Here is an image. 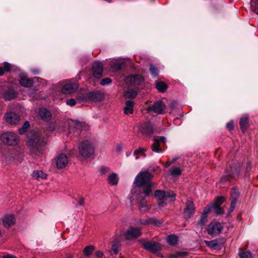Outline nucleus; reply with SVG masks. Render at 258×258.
Segmentation results:
<instances>
[{"instance_id": "393cba45", "label": "nucleus", "mask_w": 258, "mask_h": 258, "mask_svg": "<svg viewBox=\"0 0 258 258\" xmlns=\"http://www.w3.org/2000/svg\"><path fill=\"white\" fill-rule=\"evenodd\" d=\"M19 82L21 86L25 87H30L34 83L32 79L26 77L21 78Z\"/></svg>"}, {"instance_id": "2eb2a0df", "label": "nucleus", "mask_w": 258, "mask_h": 258, "mask_svg": "<svg viewBox=\"0 0 258 258\" xmlns=\"http://www.w3.org/2000/svg\"><path fill=\"white\" fill-rule=\"evenodd\" d=\"M68 163V158L67 155L64 153L60 154L56 159V165L59 169L66 167Z\"/></svg>"}, {"instance_id": "3c124183", "label": "nucleus", "mask_w": 258, "mask_h": 258, "mask_svg": "<svg viewBox=\"0 0 258 258\" xmlns=\"http://www.w3.org/2000/svg\"><path fill=\"white\" fill-rule=\"evenodd\" d=\"M111 79H110L109 78H105L102 79V80L100 82V84L102 86H104L105 85H107V84L111 83Z\"/></svg>"}, {"instance_id": "37998d69", "label": "nucleus", "mask_w": 258, "mask_h": 258, "mask_svg": "<svg viewBox=\"0 0 258 258\" xmlns=\"http://www.w3.org/2000/svg\"><path fill=\"white\" fill-rule=\"evenodd\" d=\"M239 196L238 189L236 188H233L231 192V199H237Z\"/></svg>"}, {"instance_id": "de8ad7c7", "label": "nucleus", "mask_w": 258, "mask_h": 258, "mask_svg": "<svg viewBox=\"0 0 258 258\" xmlns=\"http://www.w3.org/2000/svg\"><path fill=\"white\" fill-rule=\"evenodd\" d=\"M237 200V199H231L230 207L229 208L230 212H233L234 209H235Z\"/></svg>"}, {"instance_id": "7c9ffc66", "label": "nucleus", "mask_w": 258, "mask_h": 258, "mask_svg": "<svg viewBox=\"0 0 258 258\" xmlns=\"http://www.w3.org/2000/svg\"><path fill=\"white\" fill-rule=\"evenodd\" d=\"M95 250V248L93 245H89L84 248L83 253L86 256H90Z\"/></svg>"}, {"instance_id": "f8f14e48", "label": "nucleus", "mask_w": 258, "mask_h": 258, "mask_svg": "<svg viewBox=\"0 0 258 258\" xmlns=\"http://www.w3.org/2000/svg\"><path fill=\"white\" fill-rule=\"evenodd\" d=\"M162 143L163 144L165 143V138L163 136H156L154 138V143L152 145V149L153 151L156 153L162 152L163 151L160 147V143Z\"/></svg>"}, {"instance_id": "6e6d98bb", "label": "nucleus", "mask_w": 258, "mask_h": 258, "mask_svg": "<svg viewBox=\"0 0 258 258\" xmlns=\"http://www.w3.org/2000/svg\"><path fill=\"white\" fill-rule=\"evenodd\" d=\"M226 127L230 131L233 130V128H234L233 122L232 121H231L229 122V123H228L227 124Z\"/></svg>"}, {"instance_id": "4be33fe9", "label": "nucleus", "mask_w": 258, "mask_h": 258, "mask_svg": "<svg viewBox=\"0 0 258 258\" xmlns=\"http://www.w3.org/2000/svg\"><path fill=\"white\" fill-rule=\"evenodd\" d=\"M88 97L94 101H101L103 98L102 94L99 92H90L87 95Z\"/></svg>"}, {"instance_id": "774afa93", "label": "nucleus", "mask_w": 258, "mask_h": 258, "mask_svg": "<svg viewBox=\"0 0 258 258\" xmlns=\"http://www.w3.org/2000/svg\"><path fill=\"white\" fill-rule=\"evenodd\" d=\"M121 149H122V148H121V147L120 146H119H119H117V150L118 151H121Z\"/></svg>"}, {"instance_id": "412c9836", "label": "nucleus", "mask_w": 258, "mask_h": 258, "mask_svg": "<svg viewBox=\"0 0 258 258\" xmlns=\"http://www.w3.org/2000/svg\"><path fill=\"white\" fill-rule=\"evenodd\" d=\"M239 124L242 132H245L248 126V116L246 115L242 116L240 119Z\"/></svg>"}, {"instance_id": "680f3d73", "label": "nucleus", "mask_w": 258, "mask_h": 258, "mask_svg": "<svg viewBox=\"0 0 258 258\" xmlns=\"http://www.w3.org/2000/svg\"><path fill=\"white\" fill-rule=\"evenodd\" d=\"M96 255L99 258H101L103 256V252L100 250H98L96 252Z\"/></svg>"}, {"instance_id": "a211bd4d", "label": "nucleus", "mask_w": 258, "mask_h": 258, "mask_svg": "<svg viewBox=\"0 0 258 258\" xmlns=\"http://www.w3.org/2000/svg\"><path fill=\"white\" fill-rule=\"evenodd\" d=\"M146 249H148L153 253H156L161 249V247L159 243L146 241Z\"/></svg>"}, {"instance_id": "c85d7f7f", "label": "nucleus", "mask_w": 258, "mask_h": 258, "mask_svg": "<svg viewBox=\"0 0 258 258\" xmlns=\"http://www.w3.org/2000/svg\"><path fill=\"white\" fill-rule=\"evenodd\" d=\"M145 192V189L143 187V192L140 196L141 199L139 200V208L140 210V211L144 212L145 210V201L144 200V194Z\"/></svg>"}, {"instance_id": "0eeeda50", "label": "nucleus", "mask_w": 258, "mask_h": 258, "mask_svg": "<svg viewBox=\"0 0 258 258\" xmlns=\"http://www.w3.org/2000/svg\"><path fill=\"white\" fill-rule=\"evenodd\" d=\"M154 197L159 200H168L174 201L176 195L173 192H165L161 190H157L155 191Z\"/></svg>"}, {"instance_id": "ddd939ff", "label": "nucleus", "mask_w": 258, "mask_h": 258, "mask_svg": "<svg viewBox=\"0 0 258 258\" xmlns=\"http://www.w3.org/2000/svg\"><path fill=\"white\" fill-rule=\"evenodd\" d=\"M103 67L100 61H95L92 64V71L93 76L97 78H100L102 76Z\"/></svg>"}, {"instance_id": "5701e85b", "label": "nucleus", "mask_w": 258, "mask_h": 258, "mask_svg": "<svg viewBox=\"0 0 258 258\" xmlns=\"http://www.w3.org/2000/svg\"><path fill=\"white\" fill-rule=\"evenodd\" d=\"M204 243L209 248L213 249H220L219 241L217 239H214L211 241L204 240Z\"/></svg>"}, {"instance_id": "f3484780", "label": "nucleus", "mask_w": 258, "mask_h": 258, "mask_svg": "<svg viewBox=\"0 0 258 258\" xmlns=\"http://www.w3.org/2000/svg\"><path fill=\"white\" fill-rule=\"evenodd\" d=\"M3 223L5 227L9 228L15 223V217L13 215H5L3 219Z\"/></svg>"}, {"instance_id": "2f4dec72", "label": "nucleus", "mask_w": 258, "mask_h": 258, "mask_svg": "<svg viewBox=\"0 0 258 258\" xmlns=\"http://www.w3.org/2000/svg\"><path fill=\"white\" fill-rule=\"evenodd\" d=\"M166 239L167 242L171 245H175L177 244V237L174 235L168 236Z\"/></svg>"}, {"instance_id": "79ce46f5", "label": "nucleus", "mask_w": 258, "mask_h": 258, "mask_svg": "<svg viewBox=\"0 0 258 258\" xmlns=\"http://www.w3.org/2000/svg\"><path fill=\"white\" fill-rule=\"evenodd\" d=\"M146 225L147 224H151L154 225H158L160 224V222L157 221L156 219L154 218H146Z\"/></svg>"}, {"instance_id": "864d4df0", "label": "nucleus", "mask_w": 258, "mask_h": 258, "mask_svg": "<svg viewBox=\"0 0 258 258\" xmlns=\"http://www.w3.org/2000/svg\"><path fill=\"white\" fill-rule=\"evenodd\" d=\"M110 171V168L107 167H102L100 169V173L102 174H105Z\"/></svg>"}, {"instance_id": "f257e3e1", "label": "nucleus", "mask_w": 258, "mask_h": 258, "mask_svg": "<svg viewBox=\"0 0 258 258\" xmlns=\"http://www.w3.org/2000/svg\"><path fill=\"white\" fill-rule=\"evenodd\" d=\"M26 143L32 152H39V149L44 144V138L39 133L31 132L27 135Z\"/></svg>"}, {"instance_id": "dca6fc26", "label": "nucleus", "mask_w": 258, "mask_h": 258, "mask_svg": "<svg viewBox=\"0 0 258 258\" xmlns=\"http://www.w3.org/2000/svg\"><path fill=\"white\" fill-rule=\"evenodd\" d=\"M126 83H130L133 85H138L143 82L144 78L141 75H136L128 77L125 79Z\"/></svg>"}, {"instance_id": "f704fd0d", "label": "nucleus", "mask_w": 258, "mask_h": 258, "mask_svg": "<svg viewBox=\"0 0 258 258\" xmlns=\"http://www.w3.org/2000/svg\"><path fill=\"white\" fill-rule=\"evenodd\" d=\"M224 198L223 197H219L216 198L215 202L212 203V206L213 207H220V205L223 203L224 201Z\"/></svg>"}, {"instance_id": "bb28decb", "label": "nucleus", "mask_w": 258, "mask_h": 258, "mask_svg": "<svg viewBox=\"0 0 258 258\" xmlns=\"http://www.w3.org/2000/svg\"><path fill=\"white\" fill-rule=\"evenodd\" d=\"M156 89L161 93H164L168 88L167 84L162 81H156L155 83Z\"/></svg>"}, {"instance_id": "cd10ccee", "label": "nucleus", "mask_w": 258, "mask_h": 258, "mask_svg": "<svg viewBox=\"0 0 258 258\" xmlns=\"http://www.w3.org/2000/svg\"><path fill=\"white\" fill-rule=\"evenodd\" d=\"M107 180L110 184L112 185H116L118 182V178L117 174L115 173H112L109 174L107 177Z\"/></svg>"}, {"instance_id": "c9c22d12", "label": "nucleus", "mask_w": 258, "mask_h": 258, "mask_svg": "<svg viewBox=\"0 0 258 258\" xmlns=\"http://www.w3.org/2000/svg\"><path fill=\"white\" fill-rule=\"evenodd\" d=\"M154 187L155 184L153 183L146 181V197L150 195L152 188H154Z\"/></svg>"}, {"instance_id": "6ab92c4d", "label": "nucleus", "mask_w": 258, "mask_h": 258, "mask_svg": "<svg viewBox=\"0 0 258 258\" xmlns=\"http://www.w3.org/2000/svg\"><path fill=\"white\" fill-rule=\"evenodd\" d=\"M135 185L138 187L144 186L145 184V172H141L136 177Z\"/></svg>"}, {"instance_id": "e433bc0d", "label": "nucleus", "mask_w": 258, "mask_h": 258, "mask_svg": "<svg viewBox=\"0 0 258 258\" xmlns=\"http://www.w3.org/2000/svg\"><path fill=\"white\" fill-rule=\"evenodd\" d=\"M240 258H252V253L249 251H242L239 253Z\"/></svg>"}, {"instance_id": "c756f323", "label": "nucleus", "mask_w": 258, "mask_h": 258, "mask_svg": "<svg viewBox=\"0 0 258 258\" xmlns=\"http://www.w3.org/2000/svg\"><path fill=\"white\" fill-rule=\"evenodd\" d=\"M33 177L36 179H45L47 177L46 173L41 170L35 171L33 173Z\"/></svg>"}, {"instance_id": "a19ab883", "label": "nucleus", "mask_w": 258, "mask_h": 258, "mask_svg": "<svg viewBox=\"0 0 258 258\" xmlns=\"http://www.w3.org/2000/svg\"><path fill=\"white\" fill-rule=\"evenodd\" d=\"M145 150L143 148H139L135 150L134 154L136 156V159L139 158V156L143 155L144 154Z\"/></svg>"}, {"instance_id": "f03ea898", "label": "nucleus", "mask_w": 258, "mask_h": 258, "mask_svg": "<svg viewBox=\"0 0 258 258\" xmlns=\"http://www.w3.org/2000/svg\"><path fill=\"white\" fill-rule=\"evenodd\" d=\"M79 155L85 159L92 158L94 152L95 147L93 144L88 140L82 142L79 145Z\"/></svg>"}, {"instance_id": "338daca9", "label": "nucleus", "mask_w": 258, "mask_h": 258, "mask_svg": "<svg viewBox=\"0 0 258 258\" xmlns=\"http://www.w3.org/2000/svg\"><path fill=\"white\" fill-rule=\"evenodd\" d=\"M4 71L2 68H0V76H2L4 74Z\"/></svg>"}, {"instance_id": "09e8293b", "label": "nucleus", "mask_w": 258, "mask_h": 258, "mask_svg": "<svg viewBox=\"0 0 258 258\" xmlns=\"http://www.w3.org/2000/svg\"><path fill=\"white\" fill-rule=\"evenodd\" d=\"M212 209H213V207L212 206V204L210 205L206 206L203 211L202 215L206 216V215L208 214L210 211H211Z\"/></svg>"}, {"instance_id": "4d7b16f0", "label": "nucleus", "mask_w": 258, "mask_h": 258, "mask_svg": "<svg viewBox=\"0 0 258 258\" xmlns=\"http://www.w3.org/2000/svg\"><path fill=\"white\" fill-rule=\"evenodd\" d=\"M4 66L5 68V70L6 71H9L11 68V64L7 62H5L4 63Z\"/></svg>"}, {"instance_id": "7ed1b4c3", "label": "nucleus", "mask_w": 258, "mask_h": 258, "mask_svg": "<svg viewBox=\"0 0 258 258\" xmlns=\"http://www.w3.org/2000/svg\"><path fill=\"white\" fill-rule=\"evenodd\" d=\"M229 169H227L225 171L224 175L221 178L220 182L225 183L227 181H230L231 179L237 177L240 169V164L239 163L235 162L229 164Z\"/></svg>"}, {"instance_id": "39448f33", "label": "nucleus", "mask_w": 258, "mask_h": 258, "mask_svg": "<svg viewBox=\"0 0 258 258\" xmlns=\"http://www.w3.org/2000/svg\"><path fill=\"white\" fill-rule=\"evenodd\" d=\"M166 109V106L165 103L162 100H159L148 107L147 112L148 113L154 112L158 114H162L165 112Z\"/></svg>"}, {"instance_id": "ea45409f", "label": "nucleus", "mask_w": 258, "mask_h": 258, "mask_svg": "<svg viewBox=\"0 0 258 258\" xmlns=\"http://www.w3.org/2000/svg\"><path fill=\"white\" fill-rule=\"evenodd\" d=\"M30 125L28 121H26L22 125V126L19 130L20 134H23L26 130L29 127Z\"/></svg>"}, {"instance_id": "20e7f679", "label": "nucleus", "mask_w": 258, "mask_h": 258, "mask_svg": "<svg viewBox=\"0 0 258 258\" xmlns=\"http://www.w3.org/2000/svg\"><path fill=\"white\" fill-rule=\"evenodd\" d=\"M19 152L15 150H5L1 157L2 162L4 165L14 163L18 158Z\"/></svg>"}, {"instance_id": "bf43d9fd", "label": "nucleus", "mask_w": 258, "mask_h": 258, "mask_svg": "<svg viewBox=\"0 0 258 258\" xmlns=\"http://www.w3.org/2000/svg\"><path fill=\"white\" fill-rule=\"evenodd\" d=\"M152 174L149 173L146 171V181H150V180L153 177Z\"/></svg>"}, {"instance_id": "8fccbe9b", "label": "nucleus", "mask_w": 258, "mask_h": 258, "mask_svg": "<svg viewBox=\"0 0 258 258\" xmlns=\"http://www.w3.org/2000/svg\"><path fill=\"white\" fill-rule=\"evenodd\" d=\"M119 245H120L119 242L116 241L114 243H113L112 245V249L115 254H116L118 253L117 248L119 246Z\"/></svg>"}, {"instance_id": "b1692460", "label": "nucleus", "mask_w": 258, "mask_h": 258, "mask_svg": "<svg viewBox=\"0 0 258 258\" xmlns=\"http://www.w3.org/2000/svg\"><path fill=\"white\" fill-rule=\"evenodd\" d=\"M17 96L16 92L13 89H9L4 92L3 97L6 100H10L15 98Z\"/></svg>"}, {"instance_id": "052dcab7", "label": "nucleus", "mask_w": 258, "mask_h": 258, "mask_svg": "<svg viewBox=\"0 0 258 258\" xmlns=\"http://www.w3.org/2000/svg\"><path fill=\"white\" fill-rule=\"evenodd\" d=\"M179 257H183L188 255V253L186 251H179L177 252Z\"/></svg>"}, {"instance_id": "72a5a7b5", "label": "nucleus", "mask_w": 258, "mask_h": 258, "mask_svg": "<svg viewBox=\"0 0 258 258\" xmlns=\"http://www.w3.org/2000/svg\"><path fill=\"white\" fill-rule=\"evenodd\" d=\"M137 93L135 90L132 89H128L125 93V97L126 98H133L136 96Z\"/></svg>"}, {"instance_id": "1a4fd4ad", "label": "nucleus", "mask_w": 258, "mask_h": 258, "mask_svg": "<svg viewBox=\"0 0 258 258\" xmlns=\"http://www.w3.org/2000/svg\"><path fill=\"white\" fill-rule=\"evenodd\" d=\"M223 229L222 225L216 222L211 223L208 226L207 232L209 234L214 237L219 235Z\"/></svg>"}, {"instance_id": "603ef678", "label": "nucleus", "mask_w": 258, "mask_h": 258, "mask_svg": "<svg viewBox=\"0 0 258 258\" xmlns=\"http://www.w3.org/2000/svg\"><path fill=\"white\" fill-rule=\"evenodd\" d=\"M215 210V212L217 215H220L224 213V210L220 207H213Z\"/></svg>"}, {"instance_id": "c03bdc74", "label": "nucleus", "mask_w": 258, "mask_h": 258, "mask_svg": "<svg viewBox=\"0 0 258 258\" xmlns=\"http://www.w3.org/2000/svg\"><path fill=\"white\" fill-rule=\"evenodd\" d=\"M146 134H152L154 132V128L153 126V125L151 124L150 123H147L146 122Z\"/></svg>"}, {"instance_id": "49530a36", "label": "nucleus", "mask_w": 258, "mask_h": 258, "mask_svg": "<svg viewBox=\"0 0 258 258\" xmlns=\"http://www.w3.org/2000/svg\"><path fill=\"white\" fill-rule=\"evenodd\" d=\"M123 66V63H116L113 64L112 69L114 70V71H117L121 69Z\"/></svg>"}, {"instance_id": "69168bd1", "label": "nucleus", "mask_w": 258, "mask_h": 258, "mask_svg": "<svg viewBox=\"0 0 258 258\" xmlns=\"http://www.w3.org/2000/svg\"><path fill=\"white\" fill-rule=\"evenodd\" d=\"M3 258H16V257L12 255H7L4 256Z\"/></svg>"}, {"instance_id": "6e6552de", "label": "nucleus", "mask_w": 258, "mask_h": 258, "mask_svg": "<svg viewBox=\"0 0 258 258\" xmlns=\"http://www.w3.org/2000/svg\"><path fill=\"white\" fill-rule=\"evenodd\" d=\"M142 233L141 229L140 228L131 226L124 233L123 236L126 239L129 240L138 238Z\"/></svg>"}, {"instance_id": "a878e982", "label": "nucleus", "mask_w": 258, "mask_h": 258, "mask_svg": "<svg viewBox=\"0 0 258 258\" xmlns=\"http://www.w3.org/2000/svg\"><path fill=\"white\" fill-rule=\"evenodd\" d=\"M134 103L131 100H127L125 102V106L124 107V113L126 114H132L133 113V107Z\"/></svg>"}, {"instance_id": "9d476101", "label": "nucleus", "mask_w": 258, "mask_h": 258, "mask_svg": "<svg viewBox=\"0 0 258 258\" xmlns=\"http://www.w3.org/2000/svg\"><path fill=\"white\" fill-rule=\"evenodd\" d=\"M195 211V208L193 202L189 200H187L184 210V217L186 219L190 218L194 214Z\"/></svg>"}, {"instance_id": "5fc2aeb1", "label": "nucleus", "mask_w": 258, "mask_h": 258, "mask_svg": "<svg viewBox=\"0 0 258 258\" xmlns=\"http://www.w3.org/2000/svg\"><path fill=\"white\" fill-rule=\"evenodd\" d=\"M67 104L70 106H74L76 104V101L74 99H70L67 101Z\"/></svg>"}, {"instance_id": "a18cd8bd", "label": "nucleus", "mask_w": 258, "mask_h": 258, "mask_svg": "<svg viewBox=\"0 0 258 258\" xmlns=\"http://www.w3.org/2000/svg\"><path fill=\"white\" fill-rule=\"evenodd\" d=\"M207 221V216L202 215L201 216V220L198 222V225L203 226L204 225Z\"/></svg>"}, {"instance_id": "58836bf2", "label": "nucleus", "mask_w": 258, "mask_h": 258, "mask_svg": "<svg viewBox=\"0 0 258 258\" xmlns=\"http://www.w3.org/2000/svg\"><path fill=\"white\" fill-rule=\"evenodd\" d=\"M79 126V124H77L76 126L74 127V128H73L72 127H70L69 133L70 134H72L74 136H78L80 134V130L79 128H76V127H78Z\"/></svg>"}, {"instance_id": "423d86ee", "label": "nucleus", "mask_w": 258, "mask_h": 258, "mask_svg": "<svg viewBox=\"0 0 258 258\" xmlns=\"http://www.w3.org/2000/svg\"><path fill=\"white\" fill-rule=\"evenodd\" d=\"M2 141L7 145L14 146L18 143V137L17 135L12 132H7L3 134L1 136Z\"/></svg>"}, {"instance_id": "9b49d317", "label": "nucleus", "mask_w": 258, "mask_h": 258, "mask_svg": "<svg viewBox=\"0 0 258 258\" xmlns=\"http://www.w3.org/2000/svg\"><path fill=\"white\" fill-rule=\"evenodd\" d=\"M4 117L6 121L11 124L16 125L20 121V116L14 112H8Z\"/></svg>"}, {"instance_id": "4c0bfd02", "label": "nucleus", "mask_w": 258, "mask_h": 258, "mask_svg": "<svg viewBox=\"0 0 258 258\" xmlns=\"http://www.w3.org/2000/svg\"><path fill=\"white\" fill-rule=\"evenodd\" d=\"M149 70L152 76L156 77L158 75L159 70L158 68L153 64L150 65Z\"/></svg>"}, {"instance_id": "13d9d810", "label": "nucleus", "mask_w": 258, "mask_h": 258, "mask_svg": "<svg viewBox=\"0 0 258 258\" xmlns=\"http://www.w3.org/2000/svg\"><path fill=\"white\" fill-rule=\"evenodd\" d=\"M78 205L83 206L85 204V199L82 197H80L78 201Z\"/></svg>"}, {"instance_id": "4468645a", "label": "nucleus", "mask_w": 258, "mask_h": 258, "mask_svg": "<svg viewBox=\"0 0 258 258\" xmlns=\"http://www.w3.org/2000/svg\"><path fill=\"white\" fill-rule=\"evenodd\" d=\"M78 87V84L77 83H68L63 86L61 92L65 94H71L77 90Z\"/></svg>"}, {"instance_id": "e2e57ef3", "label": "nucleus", "mask_w": 258, "mask_h": 258, "mask_svg": "<svg viewBox=\"0 0 258 258\" xmlns=\"http://www.w3.org/2000/svg\"><path fill=\"white\" fill-rule=\"evenodd\" d=\"M170 258H178L179 257V255L177 254V252H175L174 253L171 254L169 255Z\"/></svg>"}, {"instance_id": "473e14b6", "label": "nucleus", "mask_w": 258, "mask_h": 258, "mask_svg": "<svg viewBox=\"0 0 258 258\" xmlns=\"http://www.w3.org/2000/svg\"><path fill=\"white\" fill-rule=\"evenodd\" d=\"M169 173L173 176H179L181 174V170L179 167H173L170 169Z\"/></svg>"}, {"instance_id": "aec40b11", "label": "nucleus", "mask_w": 258, "mask_h": 258, "mask_svg": "<svg viewBox=\"0 0 258 258\" xmlns=\"http://www.w3.org/2000/svg\"><path fill=\"white\" fill-rule=\"evenodd\" d=\"M39 114L40 117L45 121H48L51 118V112L45 108H42L39 109Z\"/></svg>"}, {"instance_id": "0e129e2a", "label": "nucleus", "mask_w": 258, "mask_h": 258, "mask_svg": "<svg viewBox=\"0 0 258 258\" xmlns=\"http://www.w3.org/2000/svg\"><path fill=\"white\" fill-rule=\"evenodd\" d=\"M173 162H170V161L169 160H168L164 164V167H168V166H169L171 164H173Z\"/></svg>"}]
</instances>
